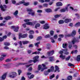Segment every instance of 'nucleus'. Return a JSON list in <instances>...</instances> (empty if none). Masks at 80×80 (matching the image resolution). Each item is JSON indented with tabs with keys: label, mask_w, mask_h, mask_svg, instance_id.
Returning a JSON list of instances; mask_svg holds the SVG:
<instances>
[{
	"label": "nucleus",
	"mask_w": 80,
	"mask_h": 80,
	"mask_svg": "<svg viewBox=\"0 0 80 80\" xmlns=\"http://www.w3.org/2000/svg\"><path fill=\"white\" fill-rule=\"evenodd\" d=\"M75 35H76V31L73 30L72 31L71 34H68L66 37H71V36H72V37H74V36H75Z\"/></svg>",
	"instance_id": "nucleus-5"
},
{
	"label": "nucleus",
	"mask_w": 80,
	"mask_h": 80,
	"mask_svg": "<svg viewBox=\"0 0 80 80\" xmlns=\"http://www.w3.org/2000/svg\"><path fill=\"white\" fill-rule=\"evenodd\" d=\"M7 7V6L6 5H4L3 6L2 5L0 6V8H1V10L3 12H4V11L6 10Z\"/></svg>",
	"instance_id": "nucleus-6"
},
{
	"label": "nucleus",
	"mask_w": 80,
	"mask_h": 80,
	"mask_svg": "<svg viewBox=\"0 0 80 80\" xmlns=\"http://www.w3.org/2000/svg\"><path fill=\"white\" fill-rule=\"evenodd\" d=\"M77 61H80V55L77 56Z\"/></svg>",
	"instance_id": "nucleus-32"
},
{
	"label": "nucleus",
	"mask_w": 80,
	"mask_h": 80,
	"mask_svg": "<svg viewBox=\"0 0 80 80\" xmlns=\"http://www.w3.org/2000/svg\"><path fill=\"white\" fill-rule=\"evenodd\" d=\"M42 68V65H39L38 66V70H41V72H43V70H45V68Z\"/></svg>",
	"instance_id": "nucleus-9"
},
{
	"label": "nucleus",
	"mask_w": 80,
	"mask_h": 80,
	"mask_svg": "<svg viewBox=\"0 0 80 80\" xmlns=\"http://www.w3.org/2000/svg\"><path fill=\"white\" fill-rule=\"evenodd\" d=\"M12 2L13 4H15L16 3V1L14 0H12Z\"/></svg>",
	"instance_id": "nucleus-48"
},
{
	"label": "nucleus",
	"mask_w": 80,
	"mask_h": 80,
	"mask_svg": "<svg viewBox=\"0 0 80 80\" xmlns=\"http://www.w3.org/2000/svg\"><path fill=\"white\" fill-rule=\"evenodd\" d=\"M4 60V58H3V57H2L0 58V60L1 61H2V60Z\"/></svg>",
	"instance_id": "nucleus-63"
},
{
	"label": "nucleus",
	"mask_w": 80,
	"mask_h": 80,
	"mask_svg": "<svg viewBox=\"0 0 80 80\" xmlns=\"http://www.w3.org/2000/svg\"><path fill=\"white\" fill-rule=\"evenodd\" d=\"M45 12H47L48 13H50V12H52V9L50 8L47 9L45 10Z\"/></svg>",
	"instance_id": "nucleus-16"
},
{
	"label": "nucleus",
	"mask_w": 80,
	"mask_h": 80,
	"mask_svg": "<svg viewBox=\"0 0 80 80\" xmlns=\"http://www.w3.org/2000/svg\"><path fill=\"white\" fill-rule=\"evenodd\" d=\"M59 57L61 58H62V59H64L65 58V56H63V54H61L60 56Z\"/></svg>",
	"instance_id": "nucleus-20"
},
{
	"label": "nucleus",
	"mask_w": 80,
	"mask_h": 80,
	"mask_svg": "<svg viewBox=\"0 0 80 80\" xmlns=\"http://www.w3.org/2000/svg\"><path fill=\"white\" fill-rule=\"evenodd\" d=\"M53 57H49V61L50 62H52L53 61Z\"/></svg>",
	"instance_id": "nucleus-21"
},
{
	"label": "nucleus",
	"mask_w": 80,
	"mask_h": 80,
	"mask_svg": "<svg viewBox=\"0 0 80 80\" xmlns=\"http://www.w3.org/2000/svg\"><path fill=\"white\" fill-rule=\"evenodd\" d=\"M64 23V21L62 20H61L59 22V24H62V23Z\"/></svg>",
	"instance_id": "nucleus-31"
},
{
	"label": "nucleus",
	"mask_w": 80,
	"mask_h": 80,
	"mask_svg": "<svg viewBox=\"0 0 80 80\" xmlns=\"http://www.w3.org/2000/svg\"><path fill=\"white\" fill-rule=\"evenodd\" d=\"M67 44H63V48H66L67 47Z\"/></svg>",
	"instance_id": "nucleus-33"
},
{
	"label": "nucleus",
	"mask_w": 80,
	"mask_h": 80,
	"mask_svg": "<svg viewBox=\"0 0 80 80\" xmlns=\"http://www.w3.org/2000/svg\"><path fill=\"white\" fill-rule=\"evenodd\" d=\"M50 28V26L48 24H46L44 25V27L43 28V29H45V30H46L47 29H48Z\"/></svg>",
	"instance_id": "nucleus-11"
},
{
	"label": "nucleus",
	"mask_w": 80,
	"mask_h": 80,
	"mask_svg": "<svg viewBox=\"0 0 80 80\" xmlns=\"http://www.w3.org/2000/svg\"><path fill=\"white\" fill-rule=\"evenodd\" d=\"M59 37L60 38H63L64 37V36L63 34H60L59 35Z\"/></svg>",
	"instance_id": "nucleus-52"
},
{
	"label": "nucleus",
	"mask_w": 80,
	"mask_h": 80,
	"mask_svg": "<svg viewBox=\"0 0 80 80\" xmlns=\"http://www.w3.org/2000/svg\"><path fill=\"white\" fill-rule=\"evenodd\" d=\"M6 76H7V74L6 73L3 74L2 77V80H4V79H5V78H6Z\"/></svg>",
	"instance_id": "nucleus-18"
},
{
	"label": "nucleus",
	"mask_w": 80,
	"mask_h": 80,
	"mask_svg": "<svg viewBox=\"0 0 80 80\" xmlns=\"http://www.w3.org/2000/svg\"><path fill=\"white\" fill-rule=\"evenodd\" d=\"M78 75V73H75V74H74V77H77V75Z\"/></svg>",
	"instance_id": "nucleus-51"
},
{
	"label": "nucleus",
	"mask_w": 80,
	"mask_h": 80,
	"mask_svg": "<svg viewBox=\"0 0 80 80\" xmlns=\"http://www.w3.org/2000/svg\"><path fill=\"white\" fill-rule=\"evenodd\" d=\"M44 7H48V4L47 3H44L43 4Z\"/></svg>",
	"instance_id": "nucleus-38"
},
{
	"label": "nucleus",
	"mask_w": 80,
	"mask_h": 80,
	"mask_svg": "<svg viewBox=\"0 0 80 80\" xmlns=\"http://www.w3.org/2000/svg\"><path fill=\"white\" fill-rule=\"evenodd\" d=\"M50 34L51 36H53V31H51L50 32Z\"/></svg>",
	"instance_id": "nucleus-55"
},
{
	"label": "nucleus",
	"mask_w": 80,
	"mask_h": 80,
	"mask_svg": "<svg viewBox=\"0 0 80 80\" xmlns=\"http://www.w3.org/2000/svg\"><path fill=\"white\" fill-rule=\"evenodd\" d=\"M2 27L3 26H4L5 27H7V26L5 25V24H4L3 23H1Z\"/></svg>",
	"instance_id": "nucleus-62"
},
{
	"label": "nucleus",
	"mask_w": 80,
	"mask_h": 80,
	"mask_svg": "<svg viewBox=\"0 0 80 80\" xmlns=\"http://www.w3.org/2000/svg\"><path fill=\"white\" fill-rule=\"evenodd\" d=\"M50 72V69H48V71H45L44 72V74L45 75L47 76L48 75V73Z\"/></svg>",
	"instance_id": "nucleus-12"
},
{
	"label": "nucleus",
	"mask_w": 80,
	"mask_h": 80,
	"mask_svg": "<svg viewBox=\"0 0 80 80\" xmlns=\"http://www.w3.org/2000/svg\"><path fill=\"white\" fill-rule=\"evenodd\" d=\"M61 14L59 15H57L55 16V18H58V17H60Z\"/></svg>",
	"instance_id": "nucleus-44"
},
{
	"label": "nucleus",
	"mask_w": 80,
	"mask_h": 80,
	"mask_svg": "<svg viewBox=\"0 0 80 80\" xmlns=\"http://www.w3.org/2000/svg\"><path fill=\"white\" fill-rule=\"evenodd\" d=\"M65 11H68V7H66L65 9H63L61 10V12H64Z\"/></svg>",
	"instance_id": "nucleus-13"
},
{
	"label": "nucleus",
	"mask_w": 80,
	"mask_h": 80,
	"mask_svg": "<svg viewBox=\"0 0 80 80\" xmlns=\"http://www.w3.org/2000/svg\"><path fill=\"white\" fill-rule=\"evenodd\" d=\"M80 23L79 22L76 23L75 25V27H80Z\"/></svg>",
	"instance_id": "nucleus-22"
},
{
	"label": "nucleus",
	"mask_w": 80,
	"mask_h": 80,
	"mask_svg": "<svg viewBox=\"0 0 80 80\" xmlns=\"http://www.w3.org/2000/svg\"><path fill=\"white\" fill-rule=\"evenodd\" d=\"M33 47V45L31 44L29 46V47L31 48V47Z\"/></svg>",
	"instance_id": "nucleus-59"
},
{
	"label": "nucleus",
	"mask_w": 80,
	"mask_h": 80,
	"mask_svg": "<svg viewBox=\"0 0 80 80\" xmlns=\"http://www.w3.org/2000/svg\"><path fill=\"white\" fill-rule=\"evenodd\" d=\"M54 39H57V35H55L54 36Z\"/></svg>",
	"instance_id": "nucleus-61"
},
{
	"label": "nucleus",
	"mask_w": 80,
	"mask_h": 80,
	"mask_svg": "<svg viewBox=\"0 0 80 80\" xmlns=\"http://www.w3.org/2000/svg\"><path fill=\"white\" fill-rule=\"evenodd\" d=\"M68 66H69V67H73V66H74V65L71 63H69L68 64Z\"/></svg>",
	"instance_id": "nucleus-46"
},
{
	"label": "nucleus",
	"mask_w": 80,
	"mask_h": 80,
	"mask_svg": "<svg viewBox=\"0 0 80 80\" xmlns=\"http://www.w3.org/2000/svg\"><path fill=\"white\" fill-rule=\"evenodd\" d=\"M38 1L41 3H44V2H45V1H44V0H39Z\"/></svg>",
	"instance_id": "nucleus-50"
},
{
	"label": "nucleus",
	"mask_w": 80,
	"mask_h": 80,
	"mask_svg": "<svg viewBox=\"0 0 80 80\" xmlns=\"http://www.w3.org/2000/svg\"><path fill=\"white\" fill-rule=\"evenodd\" d=\"M38 2H37V1L34 2V5H37V4H38Z\"/></svg>",
	"instance_id": "nucleus-54"
},
{
	"label": "nucleus",
	"mask_w": 80,
	"mask_h": 80,
	"mask_svg": "<svg viewBox=\"0 0 80 80\" xmlns=\"http://www.w3.org/2000/svg\"><path fill=\"white\" fill-rule=\"evenodd\" d=\"M37 23V21H35L33 22H27L26 23V24L28 25H32V26H33L34 25H35Z\"/></svg>",
	"instance_id": "nucleus-4"
},
{
	"label": "nucleus",
	"mask_w": 80,
	"mask_h": 80,
	"mask_svg": "<svg viewBox=\"0 0 80 80\" xmlns=\"http://www.w3.org/2000/svg\"><path fill=\"white\" fill-rule=\"evenodd\" d=\"M54 77H55V74H53L49 77V78L50 79H52Z\"/></svg>",
	"instance_id": "nucleus-36"
},
{
	"label": "nucleus",
	"mask_w": 80,
	"mask_h": 80,
	"mask_svg": "<svg viewBox=\"0 0 80 80\" xmlns=\"http://www.w3.org/2000/svg\"><path fill=\"white\" fill-rule=\"evenodd\" d=\"M69 45L68 46V48H69L70 49L72 47V44H71V42H69Z\"/></svg>",
	"instance_id": "nucleus-34"
},
{
	"label": "nucleus",
	"mask_w": 80,
	"mask_h": 80,
	"mask_svg": "<svg viewBox=\"0 0 80 80\" xmlns=\"http://www.w3.org/2000/svg\"><path fill=\"white\" fill-rule=\"evenodd\" d=\"M42 39V37L41 36H40L38 37L36 40H37L40 41V40H41Z\"/></svg>",
	"instance_id": "nucleus-26"
},
{
	"label": "nucleus",
	"mask_w": 80,
	"mask_h": 80,
	"mask_svg": "<svg viewBox=\"0 0 80 80\" xmlns=\"http://www.w3.org/2000/svg\"><path fill=\"white\" fill-rule=\"evenodd\" d=\"M18 11H16L14 13V15H15L16 16L18 14Z\"/></svg>",
	"instance_id": "nucleus-35"
},
{
	"label": "nucleus",
	"mask_w": 80,
	"mask_h": 80,
	"mask_svg": "<svg viewBox=\"0 0 80 80\" xmlns=\"http://www.w3.org/2000/svg\"><path fill=\"white\" fill-rule=\"evenodd\" d=\"M72 43L73 45L75 44V38L72 41Z\"/></svg>",
	"instance_id": "nucleus-41"
},
{
	"label": "nucleus",
	"mask_w": 80,
	"mask_h": 80,
	"mask_svg": "<svg viewBox=\"0 0 80 80\" xmlns=\"http://www.w3.org/2000/svg\"><path fill=\"white\" fill-rule=\"evenodd\" d=\"M53 53H54V51H49L47 52L48 55V56H51V55H52Z\"/></svg>",
	"instance_id": "nucleus-8"
},
{
	"label": "nucleus",
	"mask_w": 80,
	"mask_h": 80,
	"mask_svg": "<svg viewBox=\"0 0 80 80\" xmlns=\"http://www.w3.org/2000/svg\"><path fill=\"white\" fill-rule=\"evenodd\" d=\"M39 58V56H37L33 58V60H30L29 61V63H32V62H33L34 63H36L37 62H38V58Z\"/></svg>",
	"instance_id": "nucleus-1"
},
{
	"label": "nucleus",
	"mask_w": 80,
	"mask_h": 80,
	"mask_svg": "<svg viewBox=\"0 0 80 80\" xmlns=\"http://www.w3.org/2000/svg\"><path fill=\"white\" fill-rule=\"evenodd\" d=\"M73 23H70L69 24V27H73Z\"/></svg>",
	"instance_id": "nucleus-56"
},
{
	"label": "nucleus",
	"mask_w": 80,
	"mask_h": 80,
	"mask_svg": "<svg viewBox=\"0 0 80 80\" xmlns=\"http://www.w3.org/2000/svg\"><path fill=\"white\" fill-rule=\"evenodd\" d=\"M63 4H62V3L61 2H58L56 3V5L57 6H62Z\"/></svg>",
	"instance_id": "nucleus-15"
},
{
	"label": "nucleus",
	"mask_w": 80,
	"mask_h": 80,
	"mask_svg": "<svg viewBox=\"0 0 80 80\" xmlns=\"http://www.w3.org/2000/svg\"><path fill=\"white\" fill-rule=\"evenodd\" d=\"M16 76H17V73L16 72H10L9 75V77L10 78H15Z\"/></svg>",
	"instance_id": "nucleus-2"
},
{
	"label": "nucleus",
	"mask_w": 80,
	"mask_h": 80,
	"mask_svg": "<svg viewBox=\"0 0 80 80\" xmlns=\"http://www.w3.org/2000/svg\"><path fill=\"white\" fill-rule=\"evenodd\" d=\"M72 76H69L68 78V80H72Z\"/></svg>",
	"instance_id": "nucleus-37"
},
{
	"label": "nucleus",
	"mask_w": 80,
	"mask_h": 80,
	"mask_svg": "<svg viewBox=\"0 0 80 80\" xmlns=\"http://www.w3.org/2000/svg\"><path fill=\"white\" fill-rule=\"evenodd\" d=\"M6 62H11V59H7L5 60Z\"/></svg>",
	"instance_id": "nucleus-47"
},
{
	"label": "nucleus",
	"mask_w": 80,
	"mask_h": 80,
	"mask_svg": "<svg viewBox=\"0 0 80 80\" xmlns=\"http://www.w3.org/2000/svg\"><path fill=\"white\" fill-rule=\"evenodd\" d=\"M27 11L28 12H33V10H32V9L31 8H27Z\"/></svg>",
	"instance_id": "nucleus-19"
},
{
	"label": "nucleus",
	"mask_w": 80,
	"mask_h": 80,
	"mask_svg": "<svg viewBox=\"0 0 80 80\" xmlns=\"http://www.w3.org/2000/svg\"><path fill=\"white\" fill-rule=\"evenodd\" d=\"M29 33H30V34H33V33H34V32H33V31L30 30V32H29Z\"/></svg>",
	"instance_id": "nucleus-45"
},
{
	"label": "nucleus",
	"mask_w": 80,
	"mask_h": 80,
	"mask_svg": "<svg viewBox=\"0 0 80 80\" xmlns=\"http://www.w3.org/2000/svg\"><path fill=\"white\" fill-rule=\"evenodd\" d=\"M28 42H29L28 41H22V43L23 44H24V45L25 44H27V43H28Z\"/></svg>",
	"instance_id": "nucleus-28"
},
{
	"label": "nucleus",
	"mask_w": 80,
	"mask_h": 80,
	"mask_svg": "<svg viewBox=\"0 0 80 80\" xmlns=\"http://www.w3.org/2000/svg\"><path fill=\"white\" fill-rule=\"evenodd\" d=\"M50 39L51 40V42L52 43H55V40L53 39V38H50Z\"/></svg>",
	"instance_id": "nucleus-40"
},
{
	"label": "nucleus",
	"mask_w": 80,
	"mask_h": 80,
	"mask_svg": "<svg viewBox=\"0 0 80 80\" xmlns=\"http://www.w3.org/2000/svg\"><path fill=\"white\" fill-rule=\"evenodd\" d=\"M63 52H66L68 51V49H63L62 50Z\"/></svg>",
	"instance_id": "nucleus-60"
},
{
	"label": "nucleus",
	"mask_w": 80,
	"mask_h": 80,
	"mask_svg": "<svg viewBox=\"0 0 80 80\" xmlns=\"http://www.w3.org/2000/svg\"><path fill=\"white\" fill-rule=\"evenodd\" d=\"M28 14L29 15H31L32 16H33V17L35 16V12L34 11L33 12H28Z\"/></svg>",
	"instance_id": "nucleus-14"
},
{
	"label": "nucleus",
	"mask_w": 80,
	"mask_h": 80,
	"mask_svg": "<svg viewBox=\"0 0 80 80\" xmlns=\"http://www.w3.org/2000/svg\"><path fill=\"white\" fill-rule=\"evenodd\" d=\"M53 70H54V67L53 66H52L50 68V72H53Z\"/></svg>",
	"instance_id": "nucleus-24"
},
{
	"label": "nucleus",
	"mask_w": 80,
	"mask_h": 80,
	"mask_svg": "<svg viewBox=\"0 0 80 80\" xmlns=\"http://www.w3.org/2000/svg\"><path fill=\"white\" fill-rule=\"evenodd\" d=\"M18 73L19 75H20V73H21V72H22V71L20 70H19L18 71Z\"/></svg>",
	"instance_id": "nucleus-64"
},
{
	"label": "nucleus",
	"mask_w": 80,
	"mask_h": 80,
	"mask_svg": "<svg viewBox=\"0 0 80 80\" xmlns=\"http://www.w3.org/2000/svg\"><path fill=\"white\" fill-rule=\"evenodd\" d=\"M27 36H28V34H27L22 35L21 33H20L19 35V39H20L21 38H27Z\"/></svg>",
	"instance_id": "nucleus-3"
},
{
	"label": "nucleus",
	"mask_w": 80,
	"mask_h": 80,
	"mask_svg": "<svg viewBox=\"0 0 80 80\" xmlns=\"http://www.w3.org/2000/svg\"><path fill=\"white\" fill-rule=\"evenodd\" d=\"M30 19H26L24 20V21L25 22H28L30 21Z\"/></svg>",
	"instance_id": "nucleus-53"
},
{
	"label": "nucleus",
	"mask_w": 80,
	"mask_h": 80,
	"mask_svg": "<svg viewBox=\"0 0 80 80\" xmlns=\"http://www.w3.org/2000/svg\"><path fill=\"white\" fill-rule=\"evenodd\" d=\"M18 29H19V27H18V26L16 27L14 30V32H17L18 30Z\"/></svg>",
	"instance_id": "nucleus-17"
},
{
	"label": "nucleus",
	"mask_w": 80,
	"mask_h": 80,
	"mask_svg": "<svg viewBox=\"0 0 80 80\" xmlns=\"http://www.w3.org/2000/svg\"><path fill=\"white\" fill-rule=\"evenodd\" d=\"M44 37L45 38H49V37H50V36L49 34H48L45 36Z\"/></svg>",
	"instance_id": "nucleus-43"
},
{
	"label": "nucleus",
	"mask_w": 80,
	"mask_h": 80,
	"mask_svg": "<svg viewBox=\"0 0 80 80\" xmlns=\"http://www.w3.org/2000/svg\"><path fill=\"white\" fill-rule=\"evenodd\" d=\"M42 66L43 67H44V69H47V67H46V65H45V64H42Z\"/></svg>",
	"instance_id": "nucleus-27"
},
{
	"label": "nucleus",
	"mask_w": 80,
	"mask_h": 80,
	"mask_svg": "<svg viewBox=\"0 0 80 80\" xmlns=\"http://www.w3.org/2000/svg\"><path fill=\"white\" fill-rule=\"evenodd\" d=\"M29 38L31 39H32L33 38V36L32 35H30L29 36Z\"/></svg>",
	"instance_id": "nucleus-49"
},
{
	"label": "nucleus",
	"mask_w": 80,
	"mask_h": 80,
	"mask_svg": "<svg viewBox=\"0 0 80 80\" xmlns=\"http://www.w3.org/2000/svg\"><path fill=\"white\" fill-rule=\"evenodd\" d=\"M40 42H38L36 43H35L34 45H35V46H36V47H38V44H40Z\"/></svg>",
	"instance_id": "nucleus-29"
},
{
	"label": "nucleus",
	"mask_w": 80,
	"mask_h": 80,
	"mask_svg": "<svg viewBox=\"0 0 80 80\" xmlns=\"http://www.w3.org/2000/svg\"><path fill=\"white\" fill-rule=\"evenodd\" d=\"M70 58V56H68V57L66 58L65 59H66V61H68Z\"/></svg>",
	"instance_id": "nucleus-39"
},
{
	"label": "nucleus",
	"mask_w": 80,
	"mask_h": 80,
	"mask_svg": "<svg viewBox=\"0 0 80 80\" xmlns=\"http://www.w3.org/2000/svg\"><path fill=\"white\" fill-rule=\"evenodd\" d=\"M55 67L56 69V70L58 71V72H60V70H59V68H58V66L57 65H55Z\"/></svg>",
	"instance_id": "nucleus-23"
},
{
	"label": "nucleus",
	"mask_w": 80,
	"mask_h": 80,
	"mask_svg": "<svg viewBox=\"0 0 80 80\" xmlns=\"http://www.w3.org/2000/svg\"><path fill=\"white\" fill-rule=\"evenodd\" d=\"M20 3L23 4L24 6H28L29 5V2H26L25 1H21L20 2Z\"/></svg>",
	"instance_id": "nucleus-7"
},
{
	"label": "nucleus",
	"mask_w": 80,
	"mask_h": 80,
	"mask_svg": "<svg viewBox=\"0 0 80 80\" xmlns=\"http://www.w3.org/2000/svg\"><path fill=\"white\" fill-rule=\"evenodd\" d=\"M40 26V25L39 24H37L35 26V28H37V27H39Z\"/></svg>",
	"instance_id": "nucleus-30"
},
{
	"label": "nucleus",
	"mask_w": 80,
	"mask_h": 80,
	"mask_svg": "<svg viewBox=\"0 0 80 80\" xmlns=\"http://www.w3.org/2000/svg\"><path fill=\"white\" fill-rule=\"evenodd\" d=\"M4 45L6 46H9L10 44L8 42H6L4 43Z\"/></svg>",
	"instance_id": "nucleus-25"
},
{
	"label": "nucleus",
	"mask_w": 80,
	"mask_h": 80,
	"mask_svg": "<svg viewBox=\"0 0 80 80\" xmlns=\"http://www.w3.org/2000/svg\"><path fill=\"white\" fill-rule=\"evenodd\" d=\"M72 21V19L70 18L69 19H64V22L66 23H67L68 22H70Z\"/></svg>",
	"instance_id": "nucleus-10"
},
{
	"label": "nucleus",
	"mask_w": 80,
	"mask_h": 80,
	"mask_svg": "<svg viewBox=\"0 0 80 80\" xmlns=\"http://www.w3.org/2000/svg\"><path fill=\"white\" fill-rule=\"evenodd\" d=\"M37 13H42V10H38L37 11Z\"/></svg>",
	"instance_id": "nucleus-57"
},
{
	"label": "nucleus",
	"mask_w": 80,
	"mask_h": 80,
	"mask_svg": "<svg viewBox=\"0 0 80 80\" xmlns=\"http://www.w3.org/2000/svg\"><path fill=\"white\" fill-rule=\"evenodd\" d=\"M10 18H11V17L9 16H8L5 18V20H9L10 19Z\"/></svg>",
	"instance_id": "nucleus-42"
},
{
	"label": "nucleus",
	"mask_w": 80,
	"mask_h": 80,
	"mask_svg": "<svg viewBox=\"0 0 80 80\" xmlns=\"http://www.w3.org/2000/svg\"><path fill=\"white\" fill-rule=\"evenodd\" d=\"M28 71H32V67H30L28 69Z\"/></svg>",
	"instance_id": "nucleus-58"
}]
</instances>
